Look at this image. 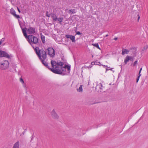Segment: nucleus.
Listing matches in <instances>:
<instances>
[{
	"label": "nucleus",
	"mask_w": 148,
	"mask_h": 148,
	"mask_svg": "<svg viewBox=\"0 0 148 148\" xmlns=\"http://www.w3.org/2000/svg\"><path fill=\"white\" fill-rule=\"evenodd\" d=\"M71 35H66V37L67 38H70Z\"/></svg>",
	"instance_id": "nucleus-26"
},
{
	"label": "nucleus",
	"mask_w": 148,
	"mask_h": 148,
	"mask_svg": "<svg viewBox=\"0 0 148 148\" xmlns=\"http://www.w3.org/2000/svg\"><path fill=\"white\" fill-rule=\"evenodd\" d=\"M50 16L51 17L54 21H56L58 19L56 15L54 13H51Z\"/></svg>",
	"instance_id": "nucleus-12"
},
{
	"label": "nucleus",
	"mask_w": 148,
	"mask_h": 148,
	"mask_svg": "<svg viewBox=\"0 0 148 148\" xmlns=\"http://www.w3.org/2000/svg\"><path fill=\"white\" fill-rule=\"evenodd\" d=\"M48 51V54L50 57H53L55 55L54 49L52 47H49L47 49Z\"/></svg>",
	"instance_id": "nucleus-6"
},
{
	"label": "nucleus",
	"mask_w": 148,
	"mask_h": 148,
	"mask_svg": "<svg viewBox=\"0 0 148 148\" xmlns=\"http://www.w3.org/2000/svg\"><path fill=\"white\" fill-rule=\"evenodd\" d=\"M140 73L141 72H139L138 77H140L141 76V74H140Z\"/></svg>",
	"instance_id": "nucleus-31"
},
{
	"label": "nucleus",
	"mask_w": 148,
	"mask_h": 148,
	"mask_svg": "<svg viewBox=\"0 0 148 148\" xmlns=\"http://www.w3.org/2000/svg\"><path fill=\"white\" fill-rule=\"evenodd\" d=\"M64 67L65 68V70L64 71H65L66 69H67L68 71H70V66L65 65L64 66Z\"/></svg>",
	"instance_id": "nucleus-18"
},
{
	"label": "nucleus",
	"mask_w": 148,
	"mask_h": 148,
	"mask_svg": "<svg viewBox=\"0 0 148 148\" xmlns=\"http://www.w3.org/2000/svg\"><path fill=\"white\" fill-rule=\"evenodd\" d=\"M81 33L79 32H77L76 34V35H80L81 34Z\"/></svg>",
	"instance_id": "nucleus-28"
},
{
	"label": "nucleus",
	"mask_w": 148,
	"mask_h": 148,
	"mask_svg": "<svg viewBox=\"0 0 148 148\" xmlns=\"http://www.w3.org/2000/svg\"><path fill=\"white\" fill-rule=\"evenodd\" d=\"M2 43V42L0 41V45Z\"/></svg>",
	"instance_id": "nucleus-38"
},
{
	"label": "nucleus",
	"mask_w": 148,
	"mask_h": 148,
	"mask_svg": "<svg viewBox=\"0 0 148 148\" xmlns=\"http://www.w3.org/2000/svg\"><path fill=\"white\" fill-rule=\"evenodd\" d=\"M138 21L140 19V17L139 16V15H138Z\"/></svg>",
	"instance_id": "nucleus-34"
},
{
	"label": "nucleus",
	"mask_w": 148,
	"mask_h": 148,
	"mask_svg": "<svg viewBox=\"0 0 148 148\" xmlns=\"http://www.w3.org/2000/svg\"><path fill=\"white\" fill-rule=\"evenodd\" d=\"M46 15L48 17H50V16H51V14H48V12L47 11L46 12Z\"/></svg>",
	"instance_id": "nucleus-25"
},
{
	"label": "nucleus",
	"mask_w": 148,
	"mask_h": 148,
	"mask_svg": "<svg viewBox=\"0 0 148 148\" xmlns=\"http://www.w3.org/2000/svg\"><path fill=\"white\" fill-rule=\"evenodd\" d=\"M70 11H71V10H70Z\"/></svg>",
	"instance_id": "nucleus-41"
},
{
	"label": "nucleus",
	"mask_w": 148,
	"mask_h": 148,
	"mask_svg": "<svg viewBox=\"0 0 148 148\" xmlns=\"http://www.w3.org/2000/svg\"><path fill=\"white\" fill-rule=\"evenodd\" d=\"M27 32L29 34H34L36 32L35 29L34 27H29L27 30Z\"/></svg>",
	"instance_id": "nucleus-8"
},
{
	"label": "nucleus",
	"mask_w": 148,
	"mask_h": 148,
	"mask_svg": "<svg viewBox=\"0 0 148 148\" xmlns=\"http://www.w3.org/2000/svg\"><path fill=\"white\" fill-rule=\"evenodd\" d=\"M19 25H20V26L21 27V29L22 28H23V23H19Z\"/></svg>",
	"instance_id": "nucleus-23"
},
{
	"label": "nucleus",
	"mask_w": 148,
	"mask_h": 148,
	"mask_svg": "<svg viewBox=\"0 0 148 148\" xmlns=\"http://www.w3.org/2000/svg\"><path fill=\"white\" fill-rule=\"evenodd\" d=\"M130 60L131 61H133V57L132 56H130Z\"/></svg>",
	"instance_id": "nucleus-29"
},
{
	"label": "nucleus",
	"mask_w": 148,
	"mask_h": 148,
	"mask_svg": "<svg viewBox=\"0 0 148 148\" xmlns=\"http://www.w3.org/2000/svg\"><path fill=\"white\" fill-rule=\"evenodd\" d=\"M92 66L91 65H90L88 66V68H91L92 67Z\"/></svg>",
	"instance_id": "nucleus-33"
},
{
	"label": "nucleus",
	"mask_w": 148,
	"mask_h": 148,
	"mask_svg": "<svg viewBox=\"0 0 148 148\" xmlns=\"http://www.w3.org/2000/svg\"><path fill=\"white\" fill-rule=\"evenodd\" d=\"M148 48V46H146L145 47V48L146 49H147V48Z\"/></svg>",
	"instance_id": "nucleus-36"
},
{
	"label": "nucleus",
	"mask_w": 148,
	"mask_h": 148,
	"mask_svg": "<svg viewBox=\"0 0 148 148\" xmlns=\"http://www.w3.org/2000/svg\"><path fill=\"white\" fill-rule=\"evenodd\" d=\"M10 13L12 15L16 18L18 19L20 18L19 15H17L16 14V12L12 8L10 10Z\"/></svg>",
	"instance_id": "nucleus-10"
},
{
	"label": "nucleus",
	"mask_w": 148,
	"mask_h": 148,
	"mask_svg": "<svg viewBox=\"0 0 148 148\" xmlns=\"http://www.w3.org/2000/svg\"><path fill=\"white\" fill-rule=\"evenodd\" d=\"M51 64L53 68L50 69V70L53 73L58 74H61L65 70V68L63 65L64 64L62 62L57 63L54 61L51 60Z\"/></svg>",
	"instance_id": "nucleus-1"
},
{
	"label": "nucleus",
	"mask_w": 148,
	"mask_h": 148,
	"mask_svg": "<svg viewBox=\"0 0 148 148\" xmlns=\"http://www.w3.org/2000/svg\"><path fill=\"white\" fill-rule=\"evenodd\" d=\"M51 116L53 119H57L59 117L58 115L54 109L51 112Z\"/></svg>",
	"instance_id": "nucleus-7"
},
{
	"label": "nucleus",
	"mask_w": 148,
	"mask_h": 148,
	"mask_svg": "<svg viewBox=\"0 0 148 148\" xmlns=\"http://www.w3.org/2000/svg\"><path fill=\"white\" fill-rule=\"evenodd\" d=\"M142 68H141L140 69V71H139V72H141V71H142Z\"/></svg>",
	"instance_id": "nucleus-35"
},
{
	"label": "nucleus",
	"mask_w": 148,
	"mask_h": 148,
	"mask_svg": "<svg viewBox=\"0 0 148 148\" xmlns=\"http://www.w3.org/2000/svg\"><path fill=\"white\" fill-rule=\"evenodd\" d=\"M75 38L74 36L71 35L70 38L71 39L72 42H75Z\"/></svg>",
	"instance_id": "nucleus-19"
},
{
	"label": "nucleus",
	"mask_w": 148,
	"mask_h": 148,
	"mask_svg": "<svg viewBox=\"0 0 148 148\" xmlns=\"http://www.w3.org/2000/svg\"><path fill=\"white\" fill-rule=\"evenodd\" d=\"M139 78L140 77H138L137 78L136 81V82L137 83L138 82L139 80Z\"/></svg>",
	"instance_id": "nucleus-30"
},
{
	"label": "nucleus",
	"mask_w": 148,
	"mask_h": 148,
	"mask_svg": "<svg viewBox=\"0 0 148 148\" xmlns=\"http://www.w3.org/2000/svg\"><path fill=\"white\" fill-rule=\"evenodd\" d=\"M27 40L32 46L33 44H37L38 41V38L32 35L28 36Z\"/></svg>",
	"instance_id": "nucleus-3"
},
{
	"label": "nucleus",
	"mask_w": 148,
	"mask_h": 148,
	"mask_svg": "<svg viewBox=\"0 0 148 148\" xmlns=\"http://www.w3.org/2000/svg\"><path fill=\"white\" fill-rule=\"evenodd\" d=\"M130 56H127L124 60V63L125 64H127V62L130 60Z\"/></svg>",
	"instance_id": "nucleus-15"
},
{
	"label": "nucleus",
	"mask_w": 148,
	"mask_h": 148,
	"mask_svg": "<svg viewBox=\"0 0 148 148\" xmlns=\"http://www.w3.org/2000/svg\"><path fill=\"white\" fill-rule=\"evenodd\" d=\"M137 63H138V61H137V60H136V61H135L134 62V63L133 66H136L137 65Z\"/></svg>",
	"instance_id": "nucleus-24"
},
{
	"label": "nucleus",
	"mask_w": 148,
	"mask_h": 148,
	"mask_svg": "<svg viewBox=\"0 0 148 148\" xmlns=\"http://www.w3.org/2000/svg\"><path fill=\"white\" fill-rule=\"evenodd\" d=\"M97 62V61H96L95 62H91V64L93 65H96L97 64H96V63Z\"/></svg>",
	"instance_id": "nucleus-22"
},
{
	"label": "nucleus",
	"mask_w": 148,
	"mask_h": 148,
	"mask_svg": "<svg viewBox=\"0 0 148 148\" xmlns=\"http://www.w3.org/2000/svg\"><path fill=\"white\" fill-rule=\"evenodd\" d=\"M5 57L7 58H9L10 56L6 52L0 50V57Z\"/></svg>",
	"instance_id": "nucleus-9"
},
{
	"label": "nucleus",
	"mask_w": 148,
	"mask_h": 148,
	"mask_svg": "<svg viewBox=\"0 0 148 148\" xmlns=\"http://www.w3.org/2000/svg\"><path fill=\"white\" fill-rule=\"evenodd\" d=\"M78 92H82L83 91L82 85H81L77 89Z\"/></svg>",
	"instance_id": "nucleus-17"
},
{
	"label": "nucleus",
	"mask_w": 148,
	"mask_h": 148,
	"mask_svg": "<svg viewBox=\"0 0 148 148\" xmlns=\"http://www.w3.org/2000/svg\"><path fill=\"white\" fill-rule=\"evenodd\" d=\"M20 81L22 83H24V81L23 80V79L22 78H20Z\"/></svg>",
	"instance_id": "nucleus-27"
},
{
	"label": "nucleus",
	"mask_w": 148,
	"mask_h": 148,
	"mask_svg": "<svg viewBox=\"0 0 148 148\" xmlns=\"http://www.w3.org/2000/svg\"><path fill=\"white\" fill-rule=\"evenodd\" d=\"M58 21L60 23H61V22L63 20V18H59L57 19Z\"/></svg>",
	"instance_id": "nucleus-21"
},
{
	"label": "nucleus",
	"mask_w": 148,
	"mask_h": 148,
	"mask_svg": "<svg viewBox=\"0 0 148 148\" xmlns=\"http://www.w3.org/2000/svg\"><path fill=\"white\" fill-rule=\"evenodd\" d=\"M118 39V38H115L114 39L115 40H117Z\"/></svg>",
	"instance_id": "nucleus-37"
},
{
	"label": "nucleus",
	"mask_w": 148,
	"mask_h": 148,
	"mask_svg": "<svg viewBox=\"0 0 148 148\" xmlns=\"http://www.w3.org/2000/svg\"><path fill=\"white\" fill-rule=\"evenodd\" d=\"M17 8L18 10V12H19V13L21 12V11H20V10H19V8L18 7H17Z\"/></svg>",
	"instance_id": "nucleus-32"
},
{
	"label": "nucleus",
	"mask_w": 148,
	"mask_h": 148,
	"mask_svg": "<svg viewBox=\"0 0 148 148\" xmlns=\"http://www.w3.org/2000/svg\"><path fill=\"white\" fill-rule=\"evenodd\" d=\"M97 63H100V62H97V63H96V64H97V65H98V64H97Z\"/></svg>",
	"instance_id": "nucleus-39"
},
{
	"label": "nucleus",
	"mask_w": 148,
	"mask_h": 148,
	"mask_svg": "<svg viewBox=\"0 0 148 148\" xmlns=\"http://www.w3.org/2000/svg\"><path fill=\"white\" fill-rule=\"evenodd\" d=\"M129 51L126 49H123L122 52V55H124L125 54H127L129 52Z\"/></svg>",
	"instance_id": "nucleus-14"
},
{
	"label": "nucleus",
	"mask_w": 148,
	"mask_h": 148,
	"mask_svg": "<svg viewBox=\"0 0 148 148\" xmlns=\"http://www.w3.org/2000/svg\"><path fill=\"white\" fill-rule=\"evenodd\" d=\"M41 40L43 43H45V37L44 36L41 34Z\"/></svg>",
	"instance_id": "nucleus-16"
},
{
	"label": "nucleus",
	"mask_w": 148,
	"mask_h": 148,
	"mask_svg": "<svg viewBox=\"0 0 148 148\" xmlns=\"http://www.w3.org/2000/svg\"><path fill=\"white\" fill-rule=\"evenodd\" d=\"M92 45L96 47L99 49H100V48L99 47V45L98 43L92 44Z\"/></svg>",
	"instance_id": "nucleus-20"
},
{
	"label": "nucleus",
	"mask_w": 148,
	"mask_h": 148,
	"mask_svg": "<svg viewBox=\"0 0 148 148\" xmlns=\"http://www.w3.org/2000/svg\"><path fill=\"white\" fill-rule=\"evenodd\" d=\"M92 57H93V56H92Z\"/></svg>",
	"instance_id": "nucleus-42"
},
{
	"label": "nucleus",
	"mask_w": 148,
	"mask_h": 148,
	"mask_svg": "<svg viewBox=\"0 0 148 148\" xmlns=\"http://www.w3.org/2000/svg\"><path fill=\"white\" fill-rule=\"evenodd\" d=\"M22 29L23 33L24 36L27 39V36H27V33H26V32L27 31V28H22Z\"/></svg>",
	"instance_id": "nucleus-11"
},
{
	"label": "nucleus",
	"mask_w": 148,
	"mask_h": 148,
	"mask_svg": "<svg viewBox=\"0 0 148 148\" xmlns=\"http://www.w3.org/2000/svg\"><path fill=\"white\" fill-rule=\"evenodd\" d=\"M19 142L17 141L14 144L12 148H19Z\"/></svg>",
	"instance_id": "nucleus-13"
},
{
	"label": "nucleus",
	"mask_w": 148,
	"mask_h": 148,
	"mask_svg": "<svg viewBox=\"0 0 148 148\" xmlns=\"http://www.w3.org/2000/svg\"><path fill=\"white\" fill-rule=\"evenodd\" d=\"M108 36V35L107 34L106 36V37H107Z\"/></svg>",
	"instance_id": "nucleus-40"
},
{
	"label": "nucleus",
	"mask_w": 148,
	"mask_h": 148,
	"mask_svg": "<svg viewBox=\"0 0 148 148\" xmlns=\"http://www.w3.org/2000/svg\"><path fill=\"white\" fill-rule=\"evenodd\" d=\"M9 66V62L7 60H4L0 62V69L1 70H7Z\"/></svg>",
	"instance_id": "nucleus-4"
},
{
	"label": "nucleus",
	"mask_w": 148,
	"mask_h": 148,
	"mask_svg": "<svg viewBox=\"0 0 148 148\" xmlns=\"http://www.w3.org/2000/svg\"><path fill=\"white\" fill-rule=\"evenodd\" d=\"M34 49L38 58L41 61L43 64L47 68L50 69L47 63L45 60L47 58L46 52L42 49H39L38 47H36Z\"/></svg>",
	"instance_id": "nucleus-2"
},
{
	"label": "nucleus",
	"mask_w": 148,
	"mask_h": 148,
	"mask_svg": "<svg viewBox=\"0 0 148 148\" xmlns=\"http://www.w3.org/2000/svg\"><path fill=\"white\" fill-rule=\"evenodd\" d=\"M104 88L103 86L101 83H97V85L95 88L96 91L99 93L102 92H103Z\"/></svg>",
	"instance_id": "nucleus-5"
}]
</instances>
